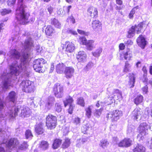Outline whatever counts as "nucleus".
I'll use <instances>...</instances> for the list:
<instances>
[{"instance_id":"1","label":"nucleus","mask_w":152,"mask_h":152,"mask_svg":"<svg viewBox=\"0 0 152 152\" xmlns=\"http://www.w3.org/2000/svg\"><path fill=\"white\" fill-rule=\"evenodd\" d=\"M9 58L13 59V61L10 66V72L7 73L4 72L1 76V78L3 81V86L0 84V93L4 89H7L9 87L12 86L13 84L11 83V78L12 76L18 75L22 72L25 73V75L28 77L29 72L26 70L28 66V62L26 66L25 63H22L21 59H19L20 55L19 52L15 49L10 51L7 54Z\"/></svg>"},{"instance_id":"2","label":"nucleus","mask_w":152,"mask_h":152,"mask_svg":"<svg viewBox=\"0 0 152 152\" xmlns=\"http://www.w3.org/2000/svg\"><path fill=\"white\" fill-rule=\"evenodd\" d=\"M26 6L24 4L23 0H18L15 18L18 24L24 25L29 22L28 18L30 14L26 12Z\"/></svg>"},{"instance_id":"3","label":"nucleus","mask_w":152,"mask_h":152,"mask_svg":"<svg viewBox=\"0 0 152 152\" xmlns=\"http://www.w3.org/2000/svg\"><path fill=\"white\" fill-rule=\"evenodd\" d=\"M20 111V115L22 118L29 117L31 113V110L28 107L26 106L21 107L19 105L15 107L10 108L5 115L7 117L11 118L17 115L18 113Z\"/></svg>"},{"instance_id":"4","label":"nucleus","mask_w":152,"mask_h":152,"mask_svg":"<svg viewBox=\"0 0 152 152\" xmlns=\"http://www.w3.org/2000/svg\"><path fill=\"white\" fill-rule=\"evenodd\" d=\"M23 45L25 50L23 56H21L20 55L21 61V63H25V65L26 66L32 57L31 48L34 46L32 39L30 37L27 38L25 40Z\"/></svg>"},{"instance_id":"5","label":"nucleus","mask_w":152,"mask_h":152,"mask_svg":"<svg viewBox=\"0 0 152 152\" xmlns=\"http://www.w3.org/2000/svg\"><path fill=\"white\" fill-rule=\"evenodd\" d=\"M149 128L151 129L149 125L146 123H141L139 127V134L137 136V139L140 141L144 139V136L148 134V129Z\"/></svg>"},{"instance_id":"6","label":"nucleus","mask_w":152,"mask_h":152,"mask_svg":"<svg viewBox=\"0 0 152 152\" xmlns=\"http://www.w3.org/2000/svg\"><path fill=\"white\" fill-rule=\"evenodd\" d=\"M20 86L22 88L23 91L26 93L33 92L35 88L34 83L27 80L23 81L20 84Z\"/></svg>"},{"instance_id":"7","label":"nucleus","mask_w":152,"mask_h":152,"mask_svg":"<svg viewBox=\"0 0 152 152\" xmlns=\"http://www.w3.org/2000/svg\"><path fill=\"white\" fill-rule=\"evenodd\" d=\"M56 117L51 114H49L46 118V125L48 129H54L56 125Z\"/></svg>"},{"instance_id":"8","label":"nucleus","mask_w":152,"mask_h":152,"mask_svg":"<svg viewBox=\"0 0 152 152\" xmlns=\"http://www.w3.org/2000/svg\"><path fill=\"white\" fill-rule=\"evenodd\" d=\"M145 25V24L143 22H141L137 26H132L131 28L129 29L128 32V34L127 37L129 38H131L133 37L135 34V31H136L137 34H139Z\"/></svg>"},{"instance_id":"9","label":"nucleus","mask_w":152,"mask_h":152,"mask_svg":"<svg viewBox=\"0 0 152 152\" xmlns=\"http://www.w3.org/2000/svg\"><path fill=\"white\" fill-rule=\"evenodd\" d=\"M122 115L121 111L118 110H113L110 112L106 115L107 119H110L112 121H117Z\"/></svg>"},{"instance_id":"10","label":"nucleus","mask_w":152,"mask_h":152,"mask_svg":"<svg viewBox=\"0 0 152 152\" xmlns=\"http://www.w3.org/2000/svg\"><path fill=\"white\" fill-rule=\"evenodd\" d=\"M46 63V61L43 58H39L35 60L33 62V67L34 70L37 72H42V68L43 65Z\"/></svg>"},{"instance_id":"11","label":"nucleus","mask_w":152,"mask_h":152,"mask_svg":"<svg viewBox=\"0 0 152 152\" xmlns=\"http://www.w3.org/2000/svg\"><path fill=\"white\" fill-rule=\"evenodd\" d=\"M63 87L58 84H55L53 88L55 95L57 98H60L63 95Z\"/></svg>"},{"instance_id":"12","label":"nucleus","mask_w":152,"mask_h":152,"mask_svg":"<svg viewBox=\"0 0 152 152\" xmlns=\"http://www.w3.org/2000/svg\"><path fill=\"white\" fill-rule=\"evenodd\" d=\"M55 101L53 96H49L45 101V110L46 111L50 110L53 106Z\"/></svg>"},{"instance_id":"13","label":"nucleus","mask_w":152,"mask_h":152,"mask_svg":"<svg viewBox=\"0 0 152 152\" xmlns=\"http://www.w3.org/2000/svg\"><path fill=\"white\" fill-rule=\"evenodd\" d=\"M132 141L129 138H125L121 141L118 144V146L121 147H128L132 145Z\"/></svg>"},{"instance_id":"14","label":"nucleus","mask_w":152,"mask_h":152,"mask_svg":"<svg viewBox=\"0 0 152 152\" xmlns=\"http://www.w3.org/2000/svg\"><path fill=\"white\" fill-rule=\"evenodd\" d=\"M77 58L80 62H85L87 61V56L86 53L83 51H80L78 53Z\"/></svg>"},{"instance_id":"15","label":"nucleus","mask_w":152,"mask_h":152,"mask_svg":"<svg viewBox=\"0 0 152 152\" xmlns=\"http://www.w3.org/2000/svg\"><path fill=\"white\" fill-rule=\"evenodd\" d=\"M113 93L111 97H109V98L113 99L114 101L115 100H120L122 99V94L118 89H114ZM110 99L112 100L111 99Z\"/></svg>"},{"instance_id":"16","label":"nucleus","mask_w":152,"mask_h":152,"mask_svg":"<svg viewBox=\"0 0 152 152\" xmlns=\"http://www.w3.org/2000/svg\"><path fill=\"white\" fill-rule=\"evenodd\" d=\"M74 72L75 69L72 67H66L64 73L66 78H71L73 76Z\"/></svg>"},{"instance_id":"17","label":"nucleus","mask_w":152,"mask_h":152,"mask_svg":"<svg viewBox=\"0 0 152 152\" xmlns=\"http://www.w3.org/2000/svg\"><path fill=\"white\" fill-rule=\"evenodd\" d=\"M18 144L19 142L16 139L12 138L9 141L7 144V147L9 149H12L16 147Z\"/></svg>"},{"instance_id":"18","label":"nucleus","mask_w":152,"mask_h":152,"mask_svg":"<svg viewBox=\"0 0 152 152\" xmlns=\"http://www.w3.org/2000/svg\"><path fill=\"white\" fill-rule=\"evenodd\" d=\"M98 12L97 9L93 7H91L88 9V14L92 17L96 18Z\"/></svg>"},{"instance_id":"19","label":"nucleus","mask_w":152,"mask_h":152,"mask_svg":"<svg viewBox=\"0 0 152 152\" xmlns=\"http://www.w3.org/2000/svg\"><path fill=\"white\" fill-rule=\"evenodd\" d=\"M137 42L138 45L142 48H144L146 44L145 39L142 35L140 36L137 38Z\"/></svg>"},{"instance_id":"20","label":"nucleus","mask_w":152,"mask_h":152,"mask_svg":"<svg viewBox=\"0 0 152 152\" xmlns=\"http://www.w3.org/2000/svg\"><path fill=\"white\" fill-rule=\"evenodd\" d=\"M101 23L98 20L93 21L92 23L93 29L95 31H99L101 29Z\"/></svg>"},{"instance_id":"21","label":"nucleus","mask_w":152,"mask_h":152,"mask_svg":"<svg viewBox=\"0 0 152 152\" xmlns=\"http://www.w3.org/2000/svg\"><path fill=\"white\" fill-rule=\"evenodd\" d=\"M66 67L64 64L62 63L58 64L56 66V70L57 73L62 74L64 72Z\"/></svg>"},{"instance_id":"22","label":"nucleus","mask_w":152,"mask_h":152,"mask_svg":"<svg viewBox=\"0 0 152 152\" xmlns=\"http://www.w3.org/2000/svg\"><path fill=\"white\" fill-rule=\"evenodd\" d=\"M66 51L69 53H71L74 50L75 46L74 44L69 42H66Z\"/></svg>"},{"instance_id":"23","label":"nucleus","mask_w":152,"mask_h":152,"mask_svg":"<svg viewBox=\"0 0 152 152\" xmlns=\"http://www.w3.org/2000/svg\"><path fill=\"white\" fill-rule=\"evenodd\" d=\"M86 45L87 49L89 51L92 50L95 48L94 41L93 40H88Z\"/></svg>"},{"instance_id":"24","label":"nucleus","mask_w":152,"mask_h":152,"mask_svg":"<svg viewBox=\"0 0 152 152\" xmlns=\"http://www.w3.org/2000/svg\"><path fill=\"white\" fill-rule=\"evenodd\" d=\"M140 109L136 108L132 112V115L135 120H137L141 118V113L140 111Z\"/></svg>"},{"instance_id":"25","label":"nucleus","mask_w":152,"mask_h":152,"mask_svg":"<svg viewBox=\"0 0 152 152\" xmlns=\"http://www.w3.org/2000/svg\"><path fill=\"white\" fill-rule=\"evenodd\" d=\"M145 148L142 145L138 144L134 146L133 151L134 152H145Z\"/></svg>"},{"instance_id":"26","label":"nucleus","mask_w":152,"mask_h":152,"mask_svg":"<svg viewBox=\"0 0 152 152\" xmlns=\"http://www.w3.org/2000/svg\"><path fill=\"white\" fill-rule=\"evenodd\" d=\"M35 131L38 134H42L44 132V130L42 128V125L41 124H39L35 126Z\"/></svg>"},{"instance_id":"27","label":"nucleus","mask_w":152,"mask_h":152,"mask_svg":"<svg viewBox=\"0 0 152 152\" xmlns=\"http://www.w3.org/2000/svg\"><path fill=\"white\" fill-rule=\"evenodd\" d=\"M51 24L57 28H60L61 27V23L58 20L55 18L51 19Z\"/></svg>"},{"instance_id":"28","label":"nucleus","mask_w":152,"mask_h":152,"mask_svg":"<svg viewBox=\"0 0 152 152\" xmlns=\"http://www.w3.org/2000/svg\"><path fill=\"white\" fill-rule=\"evenodd\" d=\"M8 97L10 101L14 103L17 99L16 94L14 91H12L9 93Z\"/></svg>"},{"instance_id":"29","label":"nucleus","mask_w":152,"mask_h":152,"mask_svg":"<svg viewBox=\"0 0 152 152\" xmlns=\"http://www.w3.org/2000/svg\"><path fill=\"white\" fill-rule=\"evenodd\" d=\"M54 29L51 26H48L45 29V32L48 36H51L53 33L54 32Z\"/></svg>"},{"instance_id":"30","label":"nucleus","mask_w":152,"mask_h":152,"mask_svg":"<svg viewBox=\"0 0 152 152\" xmlns=\"http://www.w3.org/2000/svg\"><path fill=\"white\" fill-rule=\"evenodd\" d=\"M102 51V48L99 47L96 49L95 51L92 52L93 56L96 58H98L100 56Z\"/></svg>"},{"instance_id":"31","label":"nucleus","mask_w":152,"mask_h":152,"mask_svg":"<svg viewBox=\"0 0 152 152\" xmlns=\"http://www.w3.org/2000/svg\"><path fill=\"white\" fill-rule=\"evenodd\" d=\"M129 83L130 85V87L132 88L134 86V84L135 82V77L133 73H130L129 76Z\"/></svg>"},{"instance_id":"32","label":"nucleus","mask_w":152,"mask_h":152,"mask_svg":"<svg viewBox=\"0 0 152 152\" xmlns=\"http://www.w3.org/2000/svg\"><path fill=\"white\" fill-rule=\"evenodd\" d=\"M61 143V140L59 139H55L53 144V149H56L59 147Z\"/></svg>"},{"instance_id":"33","label":"nucleus","mask_w":152,"mask_h":152,"mask_svg":"<svg viewBox=\"0 0 152 152\" xmlns=\"http://www.w3.org/2000/svg\"><path fill=\"white\" fill-rule=\"evenodd\" d=\"M39 147L43 150H46L48 148V143L46 141H42L40 143Z\"/></svg>"},{"instance_id":"34","label":"nucleus","mask_w":152,"mask_h":152,"mask_svg":"<svg viewBox=\"0 0 152 152\" xmlns=\"http://www.w3.org/2000/svg\"><path fill=\"white\" fill-rule=\"evenodd\" d=\"M93 108V106L90 105L85 109L86 115L88 118H90L91 115V110Z\"/></svg>"},{"instance_id":"35","label":"nucleus","mask_w":152,"mask_h":152,"mask_svg":"<svg viewBox=\"0 0 152 152\" xmlns=\"http://www.w3.org/2000/svg\"><path fill=\"white\" fill-rule=\"evenodd\" d=\"M72 123L77 127L80 126L81 123V119L78 117H76L73 119Z\"/></svg>"},{"instance_id":"36","label":"nucleus","mask_w":152,"mask_h":152,"mask_svg":"<svg viewBox=\"0 0 152 152\" xmlns=\"http://www.w3.org/2000/svg\"><path fill=\"white\" fill-rule=\"evenodd\" d=\"M124 57L126 60H130L132 57L131 52L129 50H128L124 53Z\"/></svg>"},{"instance_id":"37","label":"nucleus","mask_w":152,"mask_h":152,"mask_svg":"<svg viewBox=\"0 0 152 152\" xmlns=\"http://www.w3.org/2000/svg\"><path fill=\"white\" fill-rule=\"evenodd\" d=\"M131 66V65L127 61L126 62L124 68L123 69V72L126 73L130 72Z\"/></svg>"},{"instance_id":"38","label":"nucleus","mask_w":152,"mask_h":152,"mask_svg":"<svg viewBox=\"0 0 152 152\" xmlns=\"http://www.w3.org/2000/svg\"><path fill=\"white\" fill-rule=\"evenodd\" d=\"M134 129L135 127L133 126H129L127 130V133L130 135H133L134 132Z\"/></svg>"},{"instance_id":"39","label":"nucleus","mask_w":152,"mask_h":152,"mask_svg":"<svg viewBox=\"0 0 152 152\" xmlns=\"http://www.w3.org/2000/svg\"><path fill=\"white\" fill-rule=\"evenodd\" d=\"M73 102L72 98L70 96H69L66 99V100L64 101V105L66 107L68 104L70 105L72 104V103Z\"/></svg>"},{"instance_id":"40","label":"nucleus","mask_w":152,"mask_h":152,"mask_svg":"<svg viewBox=\"0 0 152 152\" xmlns=\"http://www.w3.org/2000/svg\"><path fill=\"white\" fill-rule=\"evenodd\" d=\"M109 145V142L106 140H102L100 141V146L103 148H105Z\"/></svg>"},{"instance_id":"41","label":"nucleus","mask_w":152,"mask_h":152,"mask_svg":"<svg viewBox=\"0 0 152 152\" xmlns=\"http://www.w3.org/2000/svg\"><path fill=\"white\" fill-rule=\"evenodd\" d=\"M143 99V97L142 95L138 96L134 99L135 103L138 104L142 102Z\"/></svg>"},{"instance_id":"42","label":"nucleus","mask_w":152,"mask_h":152,"mask_svg":"<svg viewBox=\"0 0 152 152\" xmlns=\"http://www.w3.org/2000/svg\"><path fill=\"white\" fill-rule=\"evenodd\" d=\"M70 144V140L68 138H66L64 142L62 144V148H66L69 146Z\"/></svg>"},{"instance_id":"43","label":"nucleus","mask_w":152,"mask_h":152,"mask_svg":"<svg viewBox=\"0 0 152 152\" xmlns=\"http://www.w3.org/2000/svg\"><path fill=\"white\" fill-rule=\"evenodd\" d=\"M11 10L10 9H2L0 10V13L1 15H4L11 13Z\"/></svg>"},{"instance_id":"44","label":"nucleus","mask_w":152,"mask_h":152,"mask_svg":"<svg viewBox=\"0 0 152 152\" xmlns=\"http://www.w3.org/2000/svg\"><path fill=\"white\" fill-rule=\"evenodd\" d=\"M25 136L27 139H31L33 137L31 131L30 130H27L25 132Z\"/></svg>"},{"instance_id":"45","label":"nucleus","mask_w":152,"mask_h":152,"mask_svg":"<svg viewBox=\"0 0 152 152\" xmlns=\"http://www.w3.org/2000/svg\"><path fill=\"white\" fill-rule=\"evenodd\" d=\"M28 146V145L26 142H24L22 144L18 147L19 149L20 150H23L26 149Z\"/></svg>"},{"instance_id":"46","label":"nucleus","mask_w":152,"mask_h":152,"mask_svg":"<svg viewBox=\"0 0 152 152\" xmlns=\"http://www.w3.org/2000/svg\"><path fill=\"white\" fill-rule=\"evenodd\" d=\"M54 109L58 113L61 112L62 109L61 104L58 103H56L55 105Z\"/></svg>"},{"instance_id":"47","label":"nucleus","mask_w":152,"mask_h":152,"mask_svg":"<svg viewBox=\"0 0 152 152\" xmlns=\"http://www.w3.org/2000/svg\"><path fill=\"white\" fill-rule=\"evenodd\" d=\"M94 66V63L91 61L89 62L86 65L84 69L86 71H88L91 69Z\"/></svg>"},{"instance_id":"48","label":"nucleus","mask_w":152,"mask_h":152,"mask_svg":"<svg viewBox=\"0 0 152 152\" xmlns=\"http://www.w3.org/2000/svg\"><path fill=\"white\" fill-rule=\"evenodd\" d=\"M77 104L82 106L84 107L85 105V102L84 99L82 97H80L77 99Z\"/></svg>"},{"instance_id":"49","label":"nucleus","mask_w":152,"mask_h":152,"mask_svg":"<svg viewBox=\"0 0 152 152\" xmlns=\"http://www.w3.org/2000/svg\"><path fill=\"white\" fill-rule=\"evenodd\" d=\"M57 14L60 16H64L66 14V12L64 11V8L59 9L57 12Z\"/></svg>"},{"instance_id":"50","label":"nucleus","mask_w":152,"mask_h":152,"mask_svg":"<svg viewBox=\"0 0 152 152\" xmlns=\"http://www.w3.org/2000/svg\"><path fill=\"white\" fill-rule=\"evenodd\" d=\"M80 41L81 43L83 45H86L87 42L88 40H87L86 38L84 37H80L79 38Z\"/></svg>"},{"instance_id":"51","label":"nucleus","mask_w":152,"mask_h":152,"mask_svg":"<svg viewBox=\"0 0 152 152\" xmlns=\"http://www.w3.org/2000/svg\"><path fill=\"white\" fill-rule=\"evenodd\" d=\"M103 108H101L99 110H96L95 112V115L96 117H99L101 114L102 111L103 110Z\"/></svg>"},{"instance_id":"52","label":"nucleus","mask_w":152,"mask_h":152,"mask_svg":"<svg viewBox=\"0 0 152 152\" xmlns=\"http://www.w3.org/2000/svg\"><path fill=\"white\" fill-rule=\"evenodd\" d=\"M67 32L69 34H71L74 35H76L77 34L76 31L72 29H68Z\"/></svg>"},{"instance_id":"53","label":"nucleus","mask_w":152,"mask_h":152,"mask_svg":"<svg viewBox=\"0 0 152 152\" xmlns=\"http://www.w3.org/2000/svg\"><path fill=\"white\" fill-rule=\"evenodd\" d=\"M72 8L71 5H69L68 6L64 7L63 8L64 11L66 12V14L67 13L68 14H69L70 10Z\"/></svg>"},{"instance_id":"54","label":"nucleus","mask_w":152,"mask_h":152,"mask_svg":"<svg viewBox=\"0 0 152 152\" xmlns=\"http://www.w3.org/2000/svg\"><path fill=\"white\" fill-rule=\"evenodd\" d=\"M16 0H7L8 5L9 6L13 5L15 3Z\"/></svg>"},{"instance_id":"55","label":"nucleus","mask_w":152,"mask_h":152,"mask_svg":"<svg viewBox=\"0 0 152 152\" xmlns=\"http://www.w3.org/2000/svg\"><path fill=\"white\" fill-rule=\"evenodd\" d=\"M67 20L68 21L70 20L72 23H74L75 22V20L72 15H71L69 17L67 18Z\"/></svg>"},{"instance_id":"56","label":"nucleus","mask_w":152,"mask_h":152,"mask_svg":"<svg viewBox=\"0 0 152 152\" xmlns=\"http://www.w3.org/2000/svg\"><path fill=\"white\" fill-rule=\"evenodd\" d=\"M142 90L143 91V93L146 94L148 92V87L147 86H146L142 88Z\"/></svg>"},{"instance_id":"57","label":"nucleus","mask_w":152,"mask_h":152,"mask_svg":"<svg viewBox=\"0 0 152 152\" xmlns=\"http://www.w3.org/2000/svg\"><path fill=\"white\" fill-rule=\"evenodd\" d=\"M78 32L81 34H84L86 35H88V33H86L84 31L80 29H77V30Z\"/></svg>"},{"instance_id":"58","label":"nucleus","mask_w":152,"mask_h":152,"mask_svg":"<svg viewBox=\"0 0 152 152\" xmlns=\"http://www.w3.org/2000/svg\"><path fill=\"white\" fill-rule=\"evenodd\" d=\"M133 42L130 39L127 40L125 42V44L126 45H130L133 44Z\"/></svg>"},{"instance_id":"59","label":"nucleus","mask_w":152,"mask_h":152,"mask_svg":"<svg viewBox=\"0 0 152 152\" xmlns=\"http://www.w3.org/2000/svg\"><path fill=\"white\" fill-rule=\"evenodd\" d=\"M47 10L50 14H51L53 11V9L51 6H48L47 8Z\"/></svg>"},{"instance_id":"60","label":"nucleus","mask_w":152,"mask_h":152,"mask_svg":"<svg viewBox=\"0 0 152 152\" xmlns=\"http://www.w3.org/2000/svg\"><path fill=\"white\" fill-rule=\"evenodd\" d=\"M36 50L37 52L38 53L40 52L42 50V48L39 45L36 47Z\"/></svg>"},{"instance_id":"61","label":"nucleus","mask_w":152,"mask_h":152,"mask_svg":"<svg viewBox=\"0 0 152 152\" xmlns=\"http://www.w3.org/2000/svg\"><path fill=\"white\" fill-rule=\"evenodd\" d=\"M135 12V11L133 9L130 12L129 14V16L130 18H132L133 17V16Z\"/></svg>"},{"instance_id":"62","label":"nucleus","mask_w":152,"mask_h":152,"mask_svg":"<svg viewBox=\"0 0 152 152\" xmlns=\"http://www.w3.org/2000/svg\"><path fill=\"white\" fill-rule=\"evenodd\" d=\"M73 109V106L72 104L70 105L69 108V113L71 114L72 113V111Z\"/></svg>"},{"instance_id":"63","label":"nucleus","mask_w":152,"mask_h":152,"mask_svg":"<svg viewBox=\"0 0 152 152\" xmlns=\"http://www.w3.org/2000/svg\"><path fill=\"white\" fill-rule=\"evenodd\" d=\"M125 48V46L123 43H121L119 45V49L121 50H124Z\"/></svg>"},{"instance_id":"64","label":"nucleus","mask_w":152,"mask_h":152,"mask_svg":"<svg viewBox=\"0 0 152 152\" xmlns=\"http://www.w3.org/2000/svg\"><path fill=\"white\" fill-rule=\"evenodd\" d=\"M54 69V66L53 63L51 64L50 72L51 73L53 72Z\"/></svg>"}]
</instances>
